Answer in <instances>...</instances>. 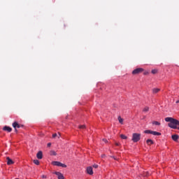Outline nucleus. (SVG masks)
I'll return each mask as SVG.
<instances>
[{
    "label": "nucleus",
    "mask_w": 179,
    "mask_h": 179,
    "mask_svg": "<svg viewBox=\"0 0 179 179\" xmlns=\"http://www.w3.org/2000/svg\"><path fill=\"white\" fill-rule=\"evenodd\" d=\"M166 122H169L168 126L173 129H178L179 130V121L173 117H166Z\"/></svg>",
    "instance_id": "1"
},
{
    "label": "nucleus",
    "mask_w": 179,
    "mask_h": 179,
    "mask_svg": "<svg viewBox=\"0 0 179 179\" xmlns=\"http://www.w3.org/2000/svg\"><path fill=\"white\" fill-rule=\"evenodd\" d=\"M3 131H7V132H12V129L10 127L6 126L3 127Z\"/></svg>",
    "instance_id": "12"
},
{
    "label": "nucleus",
    "mask_w": 179,
    "mask_h": 179,
    "mask_svg": "<svg viewBox=\"0 0 179 179\" xmlns=\"http://www.w3.org/2000/svg\"><path fill=\"white\" fill-rule=\"evenodd\" d=\"M179 103V100H178L177 101H176V103Z\"/></svg>",
    "instance_id": "32"
},
{
    "label": "nucleus",
    "mask_w": 179,
    "mask_h": 179,
    "mask_svg": "<svg viewBox=\"0 0 179 179\" xmlns=\"http://www.w3.org/2000/svg\"><path fill=\"white\" fill-rule=\"evenodd\" d=\"M151 73H152L153 75L157 73V69L152 70Z\"/></svg>",
    "instance_id": "21"
},
{
    "label": "nucleus",
    "mask_w": 179,
    "mask_h": 179,
    "mask_svg": "<svg viewBox=\"0 0 179 179\" xmlns=\"http://www.w3.org/2000/svg\"><path fill=\"white\" fill-rule=\"evenodd\" d=\"M78 128L80 129H86V125H80L79 127H78Z\"/></svg>",
    "instance_id": "18"
},
{
    "label": "nucleus",
    "mask_w": 179,
    "mask_h": 179,
    "mask_svg": "<svg viewBox=\"0 0 179 179\" xmlns=\"http://www.w3.org/2000/svg\"><path fill=\"white\" fill-rule=\"evenodd\" d=\"M143 111L144 113H148V111H149V107L146 106L143 108Z\"/></svg>",
    "instance_id": "17"
},
{
    "label": "nucleus",
    "mask_w": 179,
    "mask_h": 179,
    "mask_svg": "<svg viewBox=\"0 0 179 179\" xmlns=\"http://www.w3.org/2000/svg\"><path fill=\"white\" fill-rule=\"evenodd\" d=\"M60 137H61V133H58L57 138H60Z\"/></svg>",
    "instance_id": "28"
},
{
    "label": "nucleus",
    "mask_w": 179,
    "mask_h": 179,
    "mask_svg": "<svg viewBox=\"0 0 179 179\" xmlns=\"http://www.w3.org/2000/svg\"><path fill=\"white\" fill-rule=\"evenodd\" d=\"M117 120H118V121H119V122L120 123V124H124V119H122V117H121V116H119L118 117H117Z\"/></svg>",
    "instance_id": "15"
},
{
    "label": "nucleus",
    "mask_w": 179,
    "mask_h": 179,
    "mask_svg": "<svg viewBox=\"0 0 179 179\" xmlns=\"http://www.w3.org/2000/svg\"><path fill=\"white\" fill-rule=\"evenodd\" d=\"M13 128L16 129V128H21V127H23V125L20 124L19 123H17V122H14L13 123Z\"/></svg>",
    "instance_id": "6"
},
{
    "label": "nucleus",
    "mask_w": 179,
    "mask_h": 179,
    "mask_svg": "<svg viewBox=\"0 0 179 179\" xmlns=\"http://www.w3.org/2000/svg\"><path fill=\"white\" fill-rule=\"evenodd\" d=\"M178 138H179V136L177 134L172 135V139L175 142H177V141H178Z\"/></svg>",
    "instance_id": "11"
},
{
    "label": "nucleus",
    "mask_w": 179,
    "mask_h": 179,
    "mask_svg": "<svg viewBox=\"0 0 179 179\" xmlns=\"http://www.w3.org/2000/svg\"><path fill=\"white\" fill-rule=\"evenodd\" d=\"M47 146L48 148H50V146H51V143H48Z\"/></svg>",
    "instance_id": "27"
},
{
    "label": "nucleus",
    "mask_w": 179,
    "mask_h": 179,
    "mask_svg": "<svg viewBox=\"0 0 179 179\" xmlns=\"http://www.w3.org/2000/svg\"><path fill=\"white\" fill-rule=\"evenodd\" d=\"M52 164H53V166H57V167H63L64 169H66V164H62V163H61L59 162H57V161L52 162Z\"/></svg>",
    "instance_id": "4"
},
{
    "label": "nucleus",
    "mask_w": 179,
    "mask_h": 179,
    "mask_svg": "<svg viewBox=\"0 0 179 179\" xmlns=\"http://www.w3.org/2000/svg\"><path fill=\"white\" fill-rule=\"evenodd\" d=\"M149 73L148 71L144 72V75H148Z\"/></svg>",
    "instance_id": "29"
},
{
    "label": "nucleus",
    "mask_w": 179,
    "mask_h": 179,
    "mask_svg": "<svg viewBox=\"0 0 179 179\" xmlns=\"http://www.w3.org/2000/svg\"><path fill=\"white\" fill-rule=\"evenodd\" d=\"M145 176H149V173L147 172L146 175Z\"/></svg>",
    "instance_id": "31"
},
{
    "label": "nucleus",
    "mask_w": 179,
    "mask_h": 179,
    "mask_svg": "<svg viewBox=\"0 0 179 179\" xmlns=\"http://www.w3.org/2000/svg\"><path fill=\"white\" fill-rule=\"evenodd\" d=\"M152 124H153L154 125H160V122H157V121H154V122H152Z\"/></svg>",
    "instance_id": "22"
},
{
    "label": "nucleus",
    "mask_w": 179,
    "mask_h": 179,
    "mask_svg": "<svg viewBox=\"0 0 179 179\" xmlns=\"http://www.w3.org/2000/svg\"><path fill=\"white\" fill-rule=\"evenodd\" d=\"M55 174L57 176L58 179H65V177H64V174H62L61 172H55Z\"/></svg>",
    "instance_id": "5"
},
{
    "label": "nucleus",
    "mask_w": 179,
    "mask_h": 179,
    "mask_svg": "<svg viewBox=\"0 0 179 179\" xmlns=\"http://www.w3.org/2000/svg\"><path fill=\"white\" fill-rule=\"evenodd\" d=\"M143 71V68H137L132 71V75H139V73H142Z\"/></svg>",
    "instance_id": "3"
},
{
    "label": "nucleus",
    "mask_w": 179,
    "mask_h": 179,
    "mask_svg": "<svg viewBox=\"0 0 179 179\" xmlns=\"http://www.w3.org/2000/svg\"><path fill=\"white\" fill-rule=\"evenodd\" d=\"M43 178H45V176H43Z\"/></svg>",
    "instance_id": "34"
},
{
    "label": "nucleus",
    "mask_w": 179,
    "mask_h": 179,
    "mask_svg": "<svg viewBox=\"0 0 179 179\" xmlns=\"http://www.w3.org/2000/svg\"><path fill=\"white\" fill-rule=\"evenodd\" d=\"M120 138L122 139H127L128 137H127V136L124 135V134H121L120 135Z\"/></svg>",
    "instance_id": "19"
},
{
    "label": "nucleus",
    "mask_w": 179,
    "mask_h": 179,
    "mask_svg": "<svg viewBox=\"0 0 179 179\" xmlns=\"http://www.w3.org/2000/svg\"><path fill=\"white\" fill-rule=\"evenodd\" d=\"M115 144L116 146H120L121 145V143H115Z\"/></svg>",
    "instance_id": "26"
},
{
    "label": "nucleus",
    "mask_w": 179,
    "mask_h": 179,
    "mask_svg": "<svg viewBox=\"0 0 179 179\" xmlns=\"http://www.w3.org/2000/svg\"><path fill=\"white\" fill-rule=\"evenodd\" d=\"M58 136V134L57 133L52 134V138H57Z\"/></svg>",
    "instance_id": "24"
},
{
    "label": "nucleus",
    "mask_w": 179,
    "mask_h": 179,
    "mask_svg": "<svg viewBox=\"0 0 179 179\" xmlns=\"http://www.w3.org/2000/svg\"><path fill=\"white\" fill-rule=\"evenodd\" d=\"M103 142H107V139L103 138Z\"/></svg>",
    "instance_id": "30"
},
{
    "label": "nucleus",
    "mask_w": 179,
    "mask_h": 179,
    "mask_svg": "<svg viewBox=\"0 0 179 179\" xmlns=\"http://www.w3.org/2000/svg\"><path fill=\"white\" fill-rule=\"evenodd\" d=\"M151 135H154L155 136H160L162 133L152 131Z\"/></svg>",
    "instance_id": "10"
},
{
    "label": "nucleus",
    "mask_w": 179,
    "mask_h": 179,
    "mask_svg": "<svg viewBox=\"0 0 179 179\" xmlns=\"http://www.w3.org/2000/svg\"><path fill=\"white\" fill-rule=\"evenodd\" d=\"M34 164H36V166H38V164H40V161H38V159H34Z\"/></svg>",
    "instance_id": "16"
},
{
    "label": "nucleus",
    "mask_w": 179,
    "mask_h": 179,
    "mask_svg": "<svg viewBox=\"0 0 179 179\" xmlns=\"http://www.w3.org/2000/svg\"><path fill=\"white\" fill-rule=\"evenodd\" d=\"M87 174H90V176H92V174H93V168H92V166L87 167Z\"/></svg>",
    "instance_id": "7"
},
{
    "label": "nucleus",
    "mask_w": 179,
    "mask_h": 179,
    "mask_svg": "<svg viewBox=\"0 0 179 179\" xmlns=\"http://www.w3.org/2000/svg\"><path fill=\"white\" fill-rule=\"evenodd\" d=\"M6 160H7V164H8V166H10V164H14V162H13V160H12L11 159H10V157H6Z\"/></svg>",
    "instance_id": "8"
},
{
    "label": "nucleus",
    "mask_w": 179,
    "mask_h": 179,
    "mask_svg": "<svg viewBox=\"0 0 179 179\" xmlns=\"http://www.w3.org/2000/svg\"><path fill=\"white\" fill-rule=\"evenodd\" d=\"M152 131L151 130H145L144 131V134H152Z\"/></svg>",
    "instance_id": "23"
},
{
    "label": "nucleus",
    "mask_w": 179,
    "mask_h": 179,
    "mask_svg": "<svg viewBox=\"0 0 179 179\" xmlns=\"http://www.w3.org/2000/svg\"><path fill=\"white\" fill-rule=\"evenodd\" d=\"M50 155L51 156H57V152L55 151H51Z\"/></svg>",
    "instance_id": "20"
},
{
    "label": "nucleus",
    "mask_w": 179,
    "mask_h": 179,
    "mask_svg": "<svg viewBox=\"0 0 179 179\" xmlns=\"http://www.w3.org/2000/svg\"><path fill=\"white\" fill-rule=\"evenodd\" d=\"M93 167H94V169H97V168L99 167V165H97V164H94V165H93Z\"/></svg>",
    "instance_id": "25"
},
{
    "label": "nucleus",
    "mask_w": 179,
    "mask_h": 179,
    "mask_svg": "<svg viewBox=\"0 0 179 179\" xmlns=\"http://www.w3.org/2000/svg\"><path fill=\"white\" fill-rule=\"evenodd\" d=\"M15 129V132H17V129Z\"/></svg>",
    "instance_id": "33"
},
{
    "label": "nucleus",
    "mask_w": 179,
    "mask_h": 179,
    "mask_svg": "<svg viewBox=\"0 0 179 179\" xmlns=\"http://www.w3.org/2000/svg\"><path fill=\"white\" fill-rule=\"evenodd\" d=\"M159 90H160V89H159V88H153L152 89L153 94H156V93H159Z\"/></svg>",
    "instance_id": "14"
},
{
    "label": "nucleus",
    "mask_w": 179,
    "mask_h": 179,
    "mask_svg": "<svg viewBox=\"0 0 179 179\" xmlns=\"http://www.w3.org/2000/svg\"><path fill=\"white\" fill-rule=\"evenodd\" d=\"M141 134L139 133H134L132 134L131 141L136 143V142H139L141 141Z\"/></svg>",
    "instance_id": "2"
},
{
    "label": "nucleus",
    "mask_w": 179,
    "mask_h": 179,
    "mask_svg": "<svg viewBox=\"0 0 179 179\" xmlns=\"http://www.w3.org/2000/svg\"><path fill=\"white\" fill-rule=\"evenodd\" d=\"M36 157L38 159H43V152L41 151L38 152V153L36 154Z\"/></svg>",
    "instance_id": "9"
},
{
    "label": "nucleus",
    "mask_w": 179,
    "mask_h": 179,
    "mask_svg": "<svg viewBox=\"0 0 179 179\" xmlns=\"http://www.w3.org/2000/svg\"><path fill=\"white\" fill-rule=\"evenodd\" d=\"M146 143L148 145V146H150V145H153L155 143L153 142V140L148 139L146 141Z\"/></svg>",
    "instance_id": "13"
}]
</instances>
